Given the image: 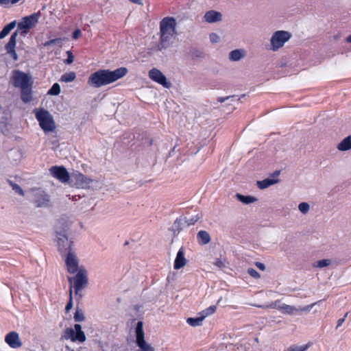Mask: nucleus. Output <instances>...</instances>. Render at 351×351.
<instances>
[{"mask_svg": "<svg viewBox=\"0 0 351 351\" xmlns=\"http://www.w3.org/2000/svg\"><path fill=\"white\" fill-rule=\"evenodd\" d=\"M127 73L125 67H120L114 71L100 69L90 75L88 83L95 88H99L123 77Z\"/></svg>", "mask_w": 351, "mask_h": 351, "instance_id": "1", "label": "nucleus"}, {"mask_svg": "<svg viewBox=\"0 0 351 351\" xmlns=\"http://www.w3.org/2000/svg\"><path fill=\"white\" fill-rule=\"evenodd\" d=\"M176 21L173 17H165L160 23V43L158 45L160 51L169 47L171 39L176 34Z\"/></svg>", "mask_w": 351, "mask_h": 351, "instance_id": "2", "label": "nucleus"}, {"mask_svg": "<svg viewBox=\"0 0 351 351\" xmlns=\"http://www.w3.org/2000/svg\"><path fill=\"white\" fill-rule=\"evenodd\" d=\"M68 280L70 283V289H74L75 298L77 300H80L82 298L81 291L83 289L86 288L88 284V273L86 269L83 267H80L78 272L71 277L68 278Z\"/></svg>", "mask_w": 351, "mask_h": 351, "instance_id": "3", "label": "nucleus"}, {"mask_svg": "<svg viewBox=\"0 0 351 351\" xmlns=\"http://www.w3.org/2000/svg\"><path fill=\"white\" fill-rule=\"evenodd\" d=\"M34 112L40 128L45 132H51L56 128L54 121L49 111L40 108L34 110Z\"/></svg>", "mask_w": 351, "mask_h": 351, "instance_id": "4", "label": "nucleus"}, {"mask_svg": "<svg viewBox=\"0 0 351 351\" xmlns=\"http://www.w3.org/2000/svg\"><path fill=\"white\" fill-rule=\"evenodd\" d=\"M65 227L64 221L61 220L58 221L56 225V233L58 250L61 254L62 259L66 263V248L64 245V239H66Z\"/></svg>", "mask_w": 351, "mask_h": 351, "instance_id": "5", "label": "nucleus"}, {"mask_svg": "<svg viewBox=\"0 0 351 351\" xmlns=\"http://www.w3.org/2000/svg\"><path fill=\"white\" fill-rule=\"evenodd\" d=\"M291 37L289 32L284 30H279L275 32L270 39L271 49L273 51H278L280 48L283 47L285 43L287 42Z\"/></svg>", "mask_w": 351, "mask_h": 351, "instance_id": "6", "label": "nucleus"}, {"mask_svg": "<svg viewBox=\"0 0 351 351\" xmlns=\"http://www.w3.org/2000/svg\"><path fill=\"white\" fill-rule=\"evenodd\" d=\"M32 84L31 75L20 70L13 71V85L16 88H28L32 86Z\"/></svg>", "mask_w": 351, "mask_h": 351, "instance_id": "7", "label": "nucleus"}, {"mask_svg": "<svg viewBox=\"0 0 351 351\" xmlns=\"http://www.w3.org/2000/svg\"><path fill=\"white\" fill-rule=\"evenodd\" d=\"M40 16V13L38 12L23 17L21 21L17 24L18 29L21 30V34H26L29 29L38 23Z\"/></svg>", "mask_w": 351, "mask_h": 351, "instance_id": "8", "label": "nucleus"}, {"mask_svg": "<svg viewBox=\"0 0 351 351\" xmlns=\"http://www.w3.org/2000/svg\"><path fill=\"white\" fill-rule=\"evenodd\" d=\"M136 344L142 351H154L153 347L147 344L145 341L143 331V324L141 321L138 322L136 327Z\"/></svg>", "mask_w": 351, "mask_h": 351, "instance_id": "9", "label": "nucleus"}, {"mask_svg": "<svg viewBox=\"0 0 351 351\" xmlns=\"http://www.w3.org/2000/svg\"><path fill=\"white\" fill-rule=\"evenodd\" d=\"M75 330L72 328H67V339L70 338L72 341L84 342L86 340V336L82 330L80 324H76L74 326Z\"/></svg>", "mask_w": 351, "mask_h": 351, "instance_id": "10", "label": "nucleus"}, {"mask_svg": "<svg viewBox=\"0 0 351 351\" xmlns=\"http://www.w3.org/2000/svg\"><path fill=\"white\" fill-rule=\"evenodd\" d=\"M69 248H71L69 245ZM80 267H79V261L76 255L69 249L67 251V271L71 274L78 272Z\"/></svg>", "mask_w": 351, "mask_h": 351, "instance_id": "11", "label": "nucleus"}, {"mask_svg": "<svg viewBox=\"0 0 351 351\" xmlns=\"http://www.w3.org/2000/svg\"><path fill=\"white\" fill-rule=\"evenodd\" d=\"M149 77L151 80L162 85L165 88H169L170 86V83L167 81L165 75L156 68H153L149 71Z\"/></svg>", "mask_w": 351, "mask_h": 351, "instance_id": "12", "label": "nucleus"}, {"mask_svg": "<svg viewBox=\"0 0 351 351\" xmlns=\"http://www.w3.org/2000/svg\"><path fill=\"white\" fill-rule=\"evenodd\" d=\"M34 195V202L36 207H47L50 205L49 197L45 191L38 190Z\"/></svg>", "mask_w": 351, "mask_h": 351, "instance_id": "13", "label": "nucleus"}, {"mask_svg": "<svg viewBox=\"0 0 351 351\" xmlns=\"http://www.w3.org/2000/svg\"><path fill=\"white\" fill-rule=\"evenodd\" d=\"M5 341L12 348H19L23 345L19 334L15 331L8 333L5 337Z\"/></svg>", "mask_w": 351, "mask_h": 351, "instance_id": "14", "label": "nucleus"}, {"mask_svg": "<svg viewBox=\"0 0 351 351\" xmlns=\"http://www.w3.org/2000/svg\"><path fill=\"white\" fill-rule=\"evenodd\" d=\"M312 306L313 305L306 306L304 307H302V308L298 309L293 306L283 304L282 305L280 306L278 308L282 313H285V314H288V315H293L299 311H309L310 308L312 307Z\"/></svg>", "mask_w": 351, "mask_h": 351, "instance_id": "15", "label": "nucleus"}, {"mask_svg": "<svg viewBox=\"0 0 351 351\" xmlns=\"http://www.w3.org/2000/svg\"><path fill=\"white\" fill-rule=\"evenodd\" d=\"M186 264V259L184 257V250L182 247L178 250L174 261L173 267L175 269H180Z\"/></svg>", "mask_w": 351, "mask_h": 351, "instance_id": "16", "label": "nucleus"}, {"mask_svg": "<svg viewBox=\"0 0 351 351\" xmlns=\"http://www.w3.org/2000/svg\"><path fill=\"white\" fill-rule=\"evenodd\" d=\"M221 13L210 10L206 12L204 15V19L208 23H215L221 21Z\"/></svg>", "mask_w": 351, "mask_h": 351, "instance_id": "17", "label": "nucleus"}, {"mask_svg": "<svg viewBox=\"0 0 351 351\" xmlns=\"http://www.w3.org/2000/svg\"><path fill=\"white\" fill-rule=\"evenodd\" d=\"M8 157L12 163L16 164L21 160L22 153L21 152L20 150L16 149H10L8 152Z\"/></svg>", "mask_w": 351, "mask_h": 351, "instance_id": "18", "label": "nucleus"}, {"mask_svg": "<svg viewBox=\"0 0 351 351\" xmlns=\"http://www.w3.org/2000/svg\"><path fill=\"white\" fill-rule=\"evenodd\" d=\"M245 56V51L244 49H234L230 52L229 59L231 61L237 62L244 58Z\"/></svg>", "mask_w": 351, "mask_h": 351, "instance_id": "19", "label": "nucleus"}, {"mask_svg": "<svg viewBox=\"0 0 351 351\" xmlns=\"http://www.w3.org/2000/svg\"><path fill=\"white\" fill-rule=\"evenodd\" d=\"M32 86L21 88V99L24 103H29L32 99Z\"/></svg>", "mask_w": 351, "mask_h": 351, "instance_id": "20", "label": "nucleus"}, {"mask_svg": "<svg viewBox=\"0 0 351 351\" xmlns=\"http://www.w3.org/2000/svg\"><path fill=\"white\" fill-rule=\"evenodd\" d=\"M279 182L277 178H266L262 181H257V186L261 189H265L271 185H273Z\"/></svg>", "mask_w": 351, "mask_h": 351, "instance_id": "21", "label": "nucleus"}, {"mask_svg": "<svg viewBox=\"0 0 351 351\" xmlns=\"http://www.w3.org/2000/svg\"><path fill=\"white\" fill-rule=\"evenodd\" d=\"M198 243L200 245H206L210 241L209 234L205 230H200L197 234Z\"/></svg>", "mask_w": 351, "mask_h": 351, "instance_id": "22", "label": "nucleus"}, {"mask_svg": "<svg viewBox=\"0 0 351 351\" xmlns=\"http://www.w3.org/2000/svg\"><path fill=\"white\" fill-rule=\"evenodd\" d=\"M337 149L340 151H348L351 149V135L343 139L338 145Z\"/></svg>", "mask_w": 351, "mask_h": 351, "instance_id": "23", "label": "nucleus"}, {"mask_svg": "<svg viewBox=\"0 0 351 351\" xmlns=\"http://www.w3.org/2000/svg\"><path fill=\"white\" fill-rule=\"evenodd\" d=\"M17 36L18 30L12 33V34L11 35L8 43L5 46L7 52L15 49Z\"/></svg>", "mask_w": 351, "mask_h": 351, "instance_id": "24", "label": "nucleus"}, {"mask_svg": "<svg viewBox=\"0 0 351 351\" xmlns=\"http://www.w3.org/2000/svg\"><path fill=\"white\" fill-rule=\"evenodd\" d=\"M16 25V21H14L6 25L3 29L0 32V39L5 38L11 30H12Z\"/></svg>", "mask_w": 351, "mask_h": 351, "instance_id": "25", "label": "nucleus"}, {"mask_svg": "<svg viewBox=\"0 0 351 351\" xmlns=\"http://www.w3.org/2000/svg\"><path fill=\"white\" fill-rule=\"evenodd\" d=\"M49 171L51 176H66V168L64 166H53Z\"/></svg>", "mask_w": 351, "mask_h": 351, "instance_id": "26", "label": "nucleus"}, {"mask_svg": "<svg viewBox=\"0 0 351 351\" xmlns=\"http://www.w3.org/2000/svg\"><path fill=\"white\" fill-rule=\"evenodd\" d=\"M236 197H237V199H239L240 202H241L242 203H243L245 204H249L251 203H254L257 200V199L253 196H250V195L245 196V195H241L240 193H237Z\"/></svg>", "mask_w": 351, "mask_h": 351, "instance_id": "27", "label": "nucleus"}, {"mask_svg": "<svg viewBox=\"0 0 351 351\" xmlns=\"http://www.w3.org/2000/svg\"><path fill=\"white\" fill-rule=\"evenodd\" d=\"M204 319V317L201 315L200 317L188 318L186 320V322L190 326L195 327V326H200Z\"/></svg>", "mask_w": 351, "mask_h": 351, "instance_id": "28", "label": "nucleus"}, {"mask_svg": "<svg viewBox=\"0 0 351 351\" xmlns=\"http://www.w3.org/2000/svg\"><path fill=\"white\" fill-rule=\"evenodd\" d=\"M217 310V306L215 305H211L209 307L206 308L204 311H202L201 314L204 317V318L206 317L208 315L213 314Z\"/></svg>", "mask_w": 351, "mask_h": 351, "instance_id": "29", "label": "nucleus"}, {"mask_svg": "<svg viewBox=\"0 0 351 351\" xmlns=\"http://www.w3.org/2000/svg\"><path fill=\"white\" fill-rule=\"evenodd\" d=\"M60 92V86L58 83L53 84L51 88L48 90L47 94L51 95H58Z\"/></svg>", "mask_w": 351, "mask_h": 351, "instance_id": "30", "label": "nucleus"}, {"mask_svg": "<svg viewBox=\"0 0 351 351\" xmlns=\"http://www.w3.org/2000/svg\"><path fill=\"white\" fill-rule=\"evenodd\" d=\"M200 219V217L198 214L196 215L192 216L189 218H185V222L188 226L194 225L199 219Z\"/></svg>", "mask_w": 351, "mask_h": 351, "instance_id": "31", "label": "nucleus"}, {"mask_svg": "<svg viewBox=\"0 0 351 351\" xmlns=\"http://www.w3.org/2000/svg\"><path fill=\"white\" fill-rule=\"evenodd\" d=\"M308 348V345H304L302 346H298L295 345L291 346L288 348L287 351H306Z\"/></svg>", "mask_w": 351, "mask_h": 351, "instance_id": "32", "label": "nucleus"}, {"mask_svg": "<svg viewBox=\"0 0 351 351\" xmlns=\"http://www.w3.org/2000/svg\"><path fill=\"white\" fill-rule=\"evenodd\" d=\"M85 319L84 313L82 310H77L74 315V319L75 322H80L84 321Z\"/></svg>", "mask_w": 351, "mask_h": 351, "instance_id": "33", "label": "nucleus"}, {"mask_svg": "<svg viewBox=\"0 0 351 351\" xmlns=\"http://www.w3.org/2000/svg\"><path fill=\"white\" fill-rule=\"evenodd\" d=\"M10 184L12 186V189L15 191V192L21 195H23L24 193L23 189L16 184L13 183L11 181H8Z\"/></svg>", "mask_w": 351, "mask_h": 351, "instance_id": "34", "label": "nucleus"}, {"mask_svg": "<svg viewBox=\"0 0 351 351\" xmlns=\"http://www.w3.org/2000/svg\"><path fill=\"white\" fill-rule=\"evenodd\" d=\"M330 263V261L329 259H322V260L318 261L316 263L315 266L317 267H324L329 265Z\"/></svg>", "mask_w": 351, "mask_h": 351, "instance_id": "35", "label": "nucleus"}, {"mask_svg": "<svg viewBox=\"0 0 351 351\" xmlns=\"http://www.w3.org/2000/svg\"><path fill=\"white\" fill-rule=\"evenodd\" d=\"M298 208L302 213H306L309 210V205L306 202H302L299 204Z\"/></svg>", "mask_w": 351, "mask_h": 351, "instance_id": "36", "label": "nucleus"}, {"mask_svg": "<svg viewBox=\"0 0 351 351\" xmlns=\"http://www.w3.org/2000/svg\"><path fill=\"white\" fill-rule=\"evenodd\" d=\"M247 273L250 276H252L254 278H256V279L259 278L261 276L259 273L254 268H249L247 269Z\"/></svg>", "mask_w": 351, "mask_h": 351, "instance_id": "37", "label": "nucleus"}, {"mask_svg": "<svg viewBox=\"0 0 351 351\" xmlns=\"http://www.w3.org/2000/svg\"><path fill=\"white\" fill-rule=\"evenodd\" d=\"M61 39L60 38H56V39H53V40H51L49 41H47L45 43V46H50L51 45H53V44H58L61 42Z\"/></svg>", "mask_w": 351, "mask_h": 351, "instance_id": "38", "label": "nucleus"}, {"mask_svg": "<svg viewBox=\"0 0 351 351\" xmlns=\"http://www.w3.org/2000/svg\"><path fill=\"white\" fill-rule=\"evenodd\" d=\"M348 313H348V312H347V313L344 315L343 317L340 318V319H338V321H337V326H336V328H338L339 327H340V326L343 324V323L345 322L346 318L347 317V316H348Z\"/></svg>", "mask_w": 351, "mask_h": 351, "instance_id": "39", "label": "nucleus"}, {"mask_svg": "<svg viewBox=\"0 0 351 351\" xmlns=\"http://www.w3.org/2000/svg\"><path fill=\"white\" fill-rule=\"evenodd\" d=\"M210 40L212 43H217L219 40V37L217 34L212 33L210 34Z\"/></svg>", "mask_w": 351, "mask_h": 351, "instance_id": "40", "label": "nucleus"}, {"mask_svg": "<svg viewBox=\"0 0 351 351\" xmlns=\"http://www.w3.org/2000/svg\"><path fill=\"white\" fill-rule=\"evenodd\" d=\"M74 60V56L73 53L67 51V64H71Z\"/></svg>", "mask_w": 351, "mask_h": 351, "instance_id": "41", "label": "nucleus"}, {"mask_svg": "<svg viewBox=\"0 0 351 351\" xmlns=\"http://www.w3.org/2000/svg\"><path fill=\"white\" fill-rule=\"evenodd\" d=\"M69 295H70V298H69V302H67V312L72 308V306H73L71 289H69Z\"/></svg>", "mask_w": 351, "mask_h": 351, "instance_id": "42", "label": "nucleus"}, {"mask_svg": "<svg viewBox=\"0 0 351 351\" xmlns=\"http://www.w3.org/2000/svg\"><path fill=\"white\" fill-rule=\"evenodd\" d=\"M75 78V73L74 72L67 73V82H72Z\"/></svg>", "mask_w": 351, "mask_h": 351, "instance_id": "43", "label": "nucleus"}, {"mask_svg": "<svg viewBox=\"0 0 351 351\" xmlns=\"http://www.w3.org/2000/svg\"><path fill=\"white\" fill-rule=\"evenodd\" d=\"M81 35H82L81 30L79 29H77L73 33L72 37H73V39H77Z\"/></svg>", "mask_w": 351, "mask_h": 351, "instance_id": "44", "label": "nucleus"}, {"mask_svg": "<svg viewBox=\"0 0 351 351\" xmlns=\"http://www.w3.org/2000/svg\"><path fill=\"white\" fill-rule=\"evenodd\" d=\"M214 264L219 268L224 267V263L220 258H216Z\"/></svg>", "mask_w": 351, "mask_h": 351, "instance_id": "45", "label": "nucleus"}, {"mask_svg": "<svg viewBox=\"0 0 351 351\" xmlns=\"http://www.w3.org/2000/svg\"><path fill=\"white\" fill-rule=\"evenodd\" d=\"M7 53L10 55V56L12 58V59L14 60H18L19 58H18V56H17V54H16V53L15 51V49L10 51H8Z\"/></svg>", "mask_w": 351, "mask_h": 351, "instance_id": "46", "label": "nucleus"}, {"mask_svg": "<svg viewBox=\"0 0 351 351\" xmlns=\"http://www.w3.org/2000/svg\"><path fill=\"white\" fill-rule=\"evenodd\" d=\"M180 221H181V219H177L174 221V224H173V225H174V226L176 228V230H177L178 232H180V231L182 230V228L179 227V224H180Z\"/></svg>", "mask_w": 351, "mask_h": 351, "instance_id": "47", "label": "nucleus"}, {"mask_svg": "<svg viewBox=\"0 0 351 351\" xmlns=\"http://www.w3.org/2000/svg\"><path fill=\"white\" fill-rule=\"evenodd\" d=\"M256 266L261 270L263 271L265 269V266L263 263L260 262H256L255 263Z\"/></svg>", "mask_w": 351, "mask_h": 351, "instance_id": "48", "label": "nucleus"}, {"mask_svg": "<svg viewBox=\"0 0 351 351\" xmlns=\"http://www.w3.org/2000/svg\"><path fill=\"white\" fill-rule=\"evenodd\" d=\"M231 97H234V96H228V97H219L217 99V100H218L219 102L223 103V102L226 101V100H228V99H230Z\"/></svg>", "mask_w": 351, "mask_h": 351, "instance_id": "49", "label": "nucleus"}, {"mask_svg": "<svg viewBox=\"0 0 351 351\" xmlns=\"http://www.w3.org/2000/svg\"><path fill=\"white\" fill-rule=\"evenodd\" d=\"M281 172H282V170H276L272 173H271L269 176H280Z\"/></svg>", "mask_w": 351, "mask_h": 351, "instance_id": "50", "label": "nucleus"}, {"mask_svg": "<svg viewBox=\"0 0 351 351\" xmlns=\"http://www.w3.org/2000/svg\"><path fill=\"white\" fill-rule=\"evenodd\" d=\"M130 2H132L134 3H136L138 5H143L142 0H129Z\"/></svg>", "mask_w": 351, "mask_h": 351, "instance_id": "51", "label": "nucleus"}, {"mask_svg": "<svg viewBox=\"0 0 351 351\" xmlns=\"http://www.w3.org/2000/svg\"><path fill=\"white\" fill-rule=\"evenodd\" d=\"M11 2V0H0L1 5H6Z\"/></svg>", "mask_w": 351, "mask_h": 351, "instance_id": "52", "label": "nucleus"}, {"mask_svg": "<svg viewBox=\"0 0 351 351\" xmlns=\"http://www.w3.org/2000/svg\"><path fill=\"white\" fill-rule=\"evenodd\" d=\"M59 180L60 182H62V183H66V177H56Z\"/></svg>", "mask_w": 351, "mask_h": 351, "instance_id": "53", "label": "nucleus"}, {"mask_svg": "<svg viewBox=\"0 0 351 351\" xmlns=\"http://www.w3.org/2000/svg\"><path fill=\"white\" fill-rule=\"evenodd\" d=\"M60 80L62 82H66V73L62 75Z\"/></svg>", "mask_w": 351, "mask_h": 351, "instance_id": "54", "label": "nucleus"}, {"mask_svg": "<svg viewBox=\"0 0 351 351\" xmlns=\"http://www.w3.org/2000/svg\"><path fill=\"white\" fill-rule=\"evenodd\" d=\"M20 0H11V3L12 4H14V3H16L18 1H19Z\"/></svg>", "mask_w": 351, "mask_h": 351, "instance_id": "55", "label": "nucleus"}, {"mask_svg": "<svg viewBox=\"0 0 351 351\" xmlns=\"http://www.w3.org/2000/svg\"><path fill=\"white\" fill-rule=\"evenodd\" d=\"M62 338L66 337V330H64L63 333L62 334Z\"/></svg>", "mask_w": 351, "mask_h": 351, "instance_id": "56", "label": "nucleus"}, {"mask_svg": "<svg viewBox=\"0 0 351 351\" xmlns=\"http://www.w3.org/2000/svg\"><path fill=\"white\" fill-rule=\"evenodd\" d=\"M347 41H348V43H351V35H350L349 36H348V38H347Z\"/></svg>", "mask_w": 351, "mask_h": 351, "instance_id": "57", "label": "nucleus"}, {"mask_svg": "<svg viewBox=\"0 0 351 351\" xmlns=\"http://www.w3.org/2000/svg\"><path fill=\"white\" fill-rule=\"evenodd\" d=\"M71 177H67V184L70 183Z\"/></svg>", "mask_w": 351, "mask_h": 351, "instance_id": "58", "label": "nucleus"}, {"mask_svg": "<svg viewBox=\"0 0 351 351\" xmlns=\"http://www.w3.org/2000/svg\"><path fill=\"white\" fill-rule=\"evenodd\" d=\"M75 176H84L82 173H79L78 174H76Z\"/></svg>", "mask_w": 351, "mask_h": 351, "instance_id": "59", "label": "nucleus"}, {"mask_svg": "<svg viewBox=\"0 0 351 351\" xmlns=\"http://www.w3.org/2000/svg\"><path fill=\"white\" fill-rule=\"evenodd\" d=\"M77 178H87V177H84V176H82V177H77Z\"/></svg>", "mask_w": 351, "mask_h": 351, "instance_id": "60", "label": "nucleus"}, {"mask_svg": "<svg viewBox=\"0 0 351 351\" xmlns=\"http://www.w3.org/2000/svg\"><path fill=\"white\" fill-rule=\"evenodd\" d=\"M66 176H70V173L67 171Z\"/></svg>", "mask_w": 351, "mask_h": 351, "instance_id": "61", "label": "nucleus"}, {"mask_svg": "<svg viewBox=\"0 0 351 351\" xmlns=\"http://www.w3.org/2000/svg\"><path fill=\"white\" fill-rule=\"evenodd\" d=\"M128 241H126V242L125 243V245H128Z\"/></svg>", "mask_w": 351, "mask_h": 351, "instance_id": "62", "label": "nucleus"}]
</instances>
